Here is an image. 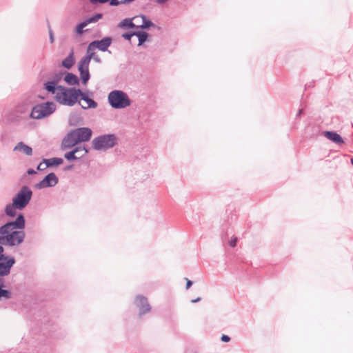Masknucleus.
Returning a JSON list of instances; mask_svg holds the SVG:
<instances>
[{
	"instance_id": "f257e3e1",
	"label": "nucleus",
	"mask_w": 353,
	"mask_h": 353,
	"mask_svg": "<svg viewBox=\"0 0 353 353\" xmlns=\"http://www.w3.org/2000/svg\"><path fill=\"white\" fill-rule=\"evenodd\" d=\"M24 227L25 219L21 214L14 221L8 222L0 227V244L10 246L20 244L25 238V233L21 230Z\"/></svg>"
},
{
	"instance_id": "f03ea898",
	"label": "nucleus",
	"mask_w": 353,
	"mask_h": 353,
	"mask_svg": "<svg viewBox=\"0 0 353 353\" xmlns=\"http://www.w3.org/2000/svg\"><path fill=\"white\" fill-rule=\"evenodd\" d=\"M92 137V130L88 128L75 129L68 134L62 142V147L65 149L71 148L75 145L88 141Z\"/></svg>"
},
{
	"instance_id": "7ed1b4c3",
	"label": "nucleus",
	"mask_w": 353,
	"mask_h": 353,
	"mask_svg": "<svg viewBox=\"0 0 353 353\" xmlns=\"http://www.w3.org/2000/svg\"><path fill=\"white\" fill-rule=\"evenodd\" d=\"M57 95L55 96L56 100L64 105L72 106L78 101L82 92L79 89L67 88L62 87L59 89Z\"/></svg>"
},
{
	"instance_id": "20e7f679",
	"label": "nucleus",
	"mask_w": 353,
	"mask_h": 353,
	"mask_svg": "<svg viewBox=\"0 0 353 353\" xmlns=\"http://www.w3.org/2000/svg\"><path fill=\"white\" fill-rule=\"evenodd\" d=\"M110 104L114 108H125L130 105L128 95L121 90H114L108 95Z\"/></svg>"
},
{
	"instance_id": "39448f33",
	"label": "nucleus",
	"mask_w": 353,
	"mask_h": 353,
	"mask_svg": "<svg viewBox=\"0 0 353 353\" xmlns=\"http://www.w3.org/2000/svg\"><path fill=\"white\" fill-rule=\"evenodd\" d=\"M55 110V105L52 102L39 104L33 108L30 117L34 119H40L51 114Z\"/></svg>"
},
{
	"instance_id": "423d86ee",
	"label": "nucleus",
	"mask_w": 353,
	"mask_h": 353,
	"mask_svg": "<svg viewBox=\"0 0 353 353\" xmlns=\"http://www.w3.org/2000/svg\"><path fill=\"white\" fill-rule=\"evenodd\" d=\"M32 195V192L31 190L27 186H23L12 199L14 205L18 210L23 209L29 203Z\"/></svg>"
},
{
	"instance_id": "0eeeda50",
	"label": "nucleus",
	"mask_w": 353,
	"mask_h": 353,
	"mask_svg": "<svg viewBox=\"0 0 353 353\" xmlns=\"http://www.w3.org/2000/svg\"><path fill=\"white\" fill-rule=\"evenodd\" d=\"M112 43V39L105 37L100 41H94L90 43L88 47L86 56H90L91 59L94 58V50L98 48L101 51H105Z\"/></svg>"
},
{
	"instance_id": "6e6552de",
	"label": "nucleus",
	"mask_w": 353,
	"mask_h": 353,
	"mask_svg": "<svg viewBox=\"0 0 353 353\" xmlns=\"http://www.w3.org/2000/svg\"><path fill=\"white\" fill-rule=\"evenodd\" d=\"M114 144L115 137L113 135L101 136L92 141L93 148L96 150H107Z\"/></svg>"
},
{
	"instance_id": "1a4fd4ad",
	"label": "nucleus",
	"mask_w": 353,
	"mask_h": 353,
	"mask_svg": "<svg viewBox=\"0 0 353 353\" xmlns=\"http://www.w3.org/2000/svg\"><path fill=\"white\" fill-rule=\"evenodd\" d=\"M91 58L90 56L83 57L79 63L78 69L80 72V77L83 84H86L90 79L89 64Z\"/></svg>"
},
{
	"instance_id": "9d476101",
	"label": "nucleus",
	"mask_w": 353,
	"mask_h": 353,
	"mask_svg": "<svg viewBox=\"0 0 353 353\" xmlns=\"http://www.w3.org/2000/svg\"><path fill=\"white\" fill-rule=\"evenodd\" d=\"M132 19L133 28L145 29L154 26V24L143 15L135 16Z\"/></svg>"
},
{
	"instance_id": "9b49d317",
	"label": "nucleus",
	"mask_w": 353,
	"mask_h": 353,
	"mask_svg": "<svg viewBox=\"0 0 353 353\" xmlns=\"http://www.w3.org/2000/svg\"><path fill=\"white\" fill-rule=\"evenodd\" d=\"M58 183V178L54 173H50L46 177L36 185L38 189L52 187Z\"/></svg>"
},
{
	"instance_id": "f8f14e48",
	"label": "nucleus",
	"mask_w": 353,
	"mask_h": 353,
	"mask_svg": "<svg viewBox=\"0 0 353 353\" xmlns=\"http://www.w3.org/2000/svg\"><path fill=\"white\" fill-rule=\"evenodd\" d=\"M88 150L85 147H77L72 151L65 154L64 157L68 160H74L83 157L88 153Z\"/></svg>"
},
{
	"instance_id": "ddd939ff",
	"label": "nucleus",
	"mask_w": 353,
	"mask_h": 353,
	"mask_svg": "<svg viewBox=\"0 0 353 353\" xmlns=\"http://www.w3.org/2000/svg\"><path fill=\"white\" fill-rule=\"evenodd\" d=\"M15 260L14 258L7 259H0V275L6 276L10 273V269L14 264Z\"/></svg>"
},
{
	"instance_id": "4468645a",
	"label": "nucleus",
	"mask_w": 353,
	"mask_h": 353,
	"mask_svg": "<svg viewBox=\"0 0 353 353\" xmlns=\"http://www.w3.org/2000/svg\"><path fill=\"white\" fill-rule=\"evenodd\" d=\"M135 303L137 307L139 308L141 314H145L150 310L147 299L143 296H137Z\"/></svg>"
},
{
	"instance_id": "2eb2a0df",
	"label": "nucleus",
	"mask_w": 353,
	"mask_h": 353,
	"mask_svg": "<svg viewBox=\"0 0 353 353\" xmlns=\"http://www.w3.org/2000/svg\"><path fill=\"white\" fill-rule=\"evenodd\" d=\"M14 152H21L27 156L32 154V149L31 147L25 144L23 142H19L13 148Z\"/></svg>"
},
{
	"instance_id": "dca6fc26",
	"label": "nucleus",
	"mask_w": 353,
	"mask_h": 353,
	"mask_svg": "<svg viewBox=\"0 0 353 353\" xmlns=\"http://www.w3.org/2000/svg\"><path fill=\"white\" fill-rule=\"evenodd\" d=\"M81 99L79 101V104L81 106L84 108H94L97 107V103L93 101L92 99L88 98V97L85 96V94L82 92V94L80 95Z\"/></svg>"
},
{
	"instance_id": "f3484780",
	"label": "nucleus",
	"mask_w": 353,
	"mask_h": 353,
	"mask_svg": "<svg viewBox=\"0 0 353 353\" xmlns=\"http://www.w3.org/2000/svg\"><path fill=\"white\" fill-rule=\"evenodd\" d=\"M102 17L101 14H97L94 17H92L89 18L88 19L85 20V21L81 23L77 26V32L79 34H81L83 32V29L87 26L90 23H95L99 19H100Z\"/></svg>"
},
{
	"instance_id": "a211bd4d",
	"label": "nucleus",
	"mask_w": 353,
	"mask_h": 353,
	"mask_svg": "<svg viewBox=\"0 0 353 353\" xmlns=\"http://www.w3.org/2000/svg\"><path fill=\"white\" fill-rule=\"evenodd\" d=\"M323 135L329 140L337 144H343L344 143L342 137L336 132L325 131L323 132Z\"/></svg>"
},
{
	"instance_id": "6ab92c4d",
	"label": "nucleus",
	"mask_w": 353,
	"mask_h": 353,
	"mask_svg": "<svg viewBox=\"0 0 353 353\" xmlns=\"http://www.w3.org/2000/svg\"><path fill=\"white\" fill-rule=\"evenodd\" d=\"M45 89L51 92L53 94L57 95V92L59 91V88H61L62 86H57V83L54 81H48L44 84Z\"/></svg>"
},
{
	"instance_id": "aec40b11",
	"label": "nucleus",
	"mask_w": 353,
	"mask_h": 353,
	"mask_svg": "<svg viewBox=\"0 0 353 353\" xmlns=\"http://www.w3.org/2000/svg\"><path fill=\"white\" fill-rule=\"evenodd\" d=\"M64 81L69 85H77L79 83V79L78 77L72 74V73H68L65 77Z\"/></svg>"
},
{
	"instance_id": "412c9836",
	"label": "nucleus",
	"mask_w": 353,
	"mask_h": 353,
	"mask_svg": "<svg viewBox=\"0 0 353 353\" xmlns=\"http://www.w3.org/2000/svg\"><path fill=\"white\" fill-rule=\"evenodd\" d=\"M17 209L18 208L14 205V202L12 201L11 204H8L6 205L5 211L8 216H14L17 214Z\"/></svg>"
},
{
	"instance_id": "4be33fe9",
	"label": "nucleus",
	"mask_w": 353,
	"mask_h": 353,
	"mask_svg": "<svg viewBox=\"0 0 353 353\" xmlns=\"http://www.w3.org/2000/svg\"><path fill=\"white\" fill-rule=\"evenodd\" d=\"M74 58L72 53H71L68 57H66L64 60L62 61V65L65 67V68H70L73 64H74Z\"/></svg>"
},
{
	"instance_id": "5701e85b",
	"label": "nucleus",
	"mask_w": 353,
	"mask_h": 353,
	"mask_svg": "<svg viewBox=\"0 0 353 353\" xmlns=\"http://www.w3.org/2000/svg\"><path fill=\"white\" fill-rule=\"evenodd\" d=\"M44 162L48 163V167L52 165H59L63 163V159L60 158H52L50 159H44Z\"/></svg>"
},
{
	"instance_id": "b1692460",
	"label": "nucleus",
	"mask_w": 353,
	"mask_h": 353,
	"mask_svg": "<svg viewBox=\"0 0 353 353\" xmlns=\"http://www.w3.org/2000/svg\"><path fill=\"white\" fill-rule=\"evenodd\" d=\"M134 35H136L139 39V46L142 45L147 39L148 34L145 32H134Z\"/></svg>"
},
{
	"instance_id": "393cba45",
	"label": "nucleus",
	"mask_w": 353,
	"mask_h": 353,
	"mask_svg": "<svg viewBox=\"0 0 353 353\" xmlns=\"http://www.w3.org/2000/svg\"><path fill=\"white\" fill-rule=\"evenodd\" d=\"M120 28H133L132 18L125 19L119 24Z\"/></svg>"
},
{
	"instance_id": "a878e982",
	"label": "nucleus",
	"mask_w": 353,
	"mask_h": 353,
	"mask_svg": "<svg viewBox=\"0 0 353 353\" xmlns=\"http://www.w3.org/2000/svg\"><path fill=\"white\" fill-rule=\"evenodd\" d=\"M10 297H11V293L8 290L1 289V288L0 287V299L1 298H5L6 299H8Z\"/></svg>"
},
{
	"instance_id": "bb28decb",
	"label": "nucleus",
	"mask_w": 353,
	"mask_h": 353,
	"mask_svg": "<svg viewBox=\"0 0 353 353\" xmlns=\"http://www.w3.org/2000/svg\"><path fill=\"white\" fill-rule=\"evenodd\" d=\"M48 167V163H45L43 161V163H40L39 164V165L37 166V170H45Z\"/></svg>"
},
{
	"instance_id": "cd10ccee",
	"label": "nucleus",
	"mask_w": 353,
	"mask_h": 353,
	"mask_svg": "<svg viewBox=\"0 0 353 353\" xmlns=\"http://www.w3.org/2000/svg\"><path fill=\"white\" fill-rule=\"evenodd\" d=\"M124 3V1L123 0H111L110 5L111 6H118L119 4Z\"/></svg>"
},
{
	"instance_id": "c85d7f7f",
	"label": "nucleus",
	"mask_w": 353,
	"mask_h": 353,
	"mask_svg": "<svg viewBox=\"0 0 353 353\" xmlns=\"http://www.w3.org/2000/svg\"><path fill=\"white\" fill-rule=\"evenodd\" d=\"M3 251H4L3 248L1 245H0V259H5V260H6L7 259V256H5L3 255Z\"/></svg>"
},
{
	"instance_id": "c756f323",
	"label": "nucleus",
	"mask_w": 353,
	"mask_h": 353,
	"mask_svg": "<svg viewBox=\"0 0 353 353\" xmlns=\"http://www.w3.org/2000/svg\"><path fill=\"white\" fill-rule=\"evenodd\" d=\"M237 239L236 237H234L230 241V245L232 247H235L236 245Z\"/></svg>"
},
{
	"instance_id": "7c9ffc66",
	"label": "nucleus",
	"mask_w": 353,
	"mask_h": 353,
	"mask_svg": "<svg viewBox=\"0 0 353 353\" xmlns=\"http://www.w3.org/2000/svg\"><path fill=\"white\" fill-rule=\"evenodd\" d=\"M135 34L134 33H132V34H128V33H125V34H123L122 35V37L123 38H125V39H128V40H130L131 37L132 36H134Z\"/></svg>"
},
{
	"instance_id": "2f4dec72",
	"label": "nucleus",
	"mask_w": 353,
	"mask_h": 353,
	"mask_svg": "<svg viewBox=\"0 0 353 353\" xmlns=\"http://www.w3.org/2000/svg\"><path fill=\"white\" fill-rule=\"evenodd\" d=\"M230 340V338L227 335H223L221 336V341L223 342H229Z\"/></svg>"
},
{
	"instance_id": "473e14b6",
	"label": "nucleus",
	"mask_w": 353,
	"mask_h": 353,
	"mask_svg": "<svg viewBox=\"0 0 353 353\" xmlns=\"http://www.w3.org/2000/svg\"><path fill=\"white\" fill-rule=\"evenodd\" d=\"M92 3H103L107 2L108 0H90Z\"/></svg>"
},
{
	"instance_id": "72a5a7b5",
	"label": "nucleus",
	"mask_w": 353,
	"mask_h": 353,
	"mask_svg": "<svg viewBox=\"0 0 353 353\" xmlns=\"http://www.w3.org/2000/svg\"><path fill=\"white\" fill-rule=\"evenodd\" d=\"M49 34H50V43H52L54 42V36H53V32L50 29L49 30Z\"/></svg>"
},
{
	"instance_id": "f704fd0d",
	"label": "nucleus",
	"mask_w": 353,
	"mask_h": 353,
	"mask_svg": "<svg viewBox=\"0 0 353 353\" xmlns=\"http://www.w3.org/2000/svg\"><path fill=\"white\" fill-rule=\"evenodd\" d=\"M186 281H187V283H186V289H189L191 285H192V282L190 280H188V279H186Z\"/></svg>"
},
{
	"instance_id": "c9c22d12",
	"label": "nucleus",
	"mask_w": 353,
	"mask_h": 353,
	"mask_svg": "<svg viewBox=\"0 0 353 353\" xmlns=\"http://www.w3.org/2000/svg\"><path fill=\"white\" fill-rule=\"evenodd\" d=\"M27 172H28V174H34L35 171L34 170H32V169H30V170H28Z\"/></svg>"
},
{
	"instance_id": "e433bc0d",
	"label": "nucleus",
	"mask_w": 353,
	"mask_h": 353,
	"mask_svg": "<svg viewBox=\"0 0 353 353\" xmlns=\"http://www.w3.org/2000/svg\"><path fill=\"white\" fill-rule=\"evenodd\" d=\"M156 1L158 3L162 4V3H164L166 1V0H156Z\"/></svg>"
},
{
	"instance_id": "4c0bfd02",
	"label": "nucleus",
	"mask_w": 353,
	"mask_h": 353,
	"mask_svg": "<svg viewBox=\"0 0 353 353\" xmlns=\"http://www.w3.org/2000/svg\"><path fill=\"white\" fill-rule=\"evenodd\" d=\"M200 300V298L196 299L195 300H192L193 303L197 302Z\"/></svg>"
},
{
	"instance_id": "58836bf2",
	"label": "nucleus",
	"mask_w": 353,
	"mask_h": 353,
	"mask_svg": "<svg viewBox=\"0 0 353 353\" xmlns=\"http://www.w3.org/2000/svg\"><path fill=\"white\" fill-rule=\"evenodd\" d=\"M81 154V152L77 153V156H80Z\"/></svg>"
},
{
	"instance_id": "ea45409f",
	"label": "nucleus",
	"mask_w": 353,
	"mask_h": 353,
	"mask_svg": "<svg viewBox=\"0 0 353 353\" xmlns=\"http://www.w3.org/2000/svg\"><path fill=\"white\" fill-rule=\"evenodd\" d=\"M351 163H352V164L353 165V158H352V159H351Z\"/></svg>"
}]
</instances>
